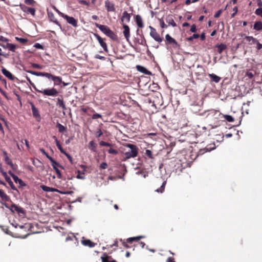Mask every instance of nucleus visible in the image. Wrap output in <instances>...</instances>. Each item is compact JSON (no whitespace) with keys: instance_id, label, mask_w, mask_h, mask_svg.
<instances>
[{"instance_id":"nucleus-25","label":"nucleus","mask_w":262,"mask_h":262,"mask_svg":"<svg viewBox=\"0 0 262 262\" xmlns=\"http://www.w3.org/2000/svg\"><path fill=\"white\" fill-rule=\"evenodd\" d=\"M215 47L217 49V52L219 54H221L227 48V46L224 43L217 44Z\"/></svg>"},{"instance_id":"nucleus-44","label":"nucleus","mask_w":262,"mask_h":262,"mask_svg":"<svg viewBox=\"0 0 262 262\" xmlns=\"http://www.w3.org/2000/svg\"><path fill=\"white\" fill-rule=\"evenodd\" d=\"M102 132L100 128L97 129L95 133V135L97 138H99L102 135Z\"/></svg>"},{"instance_id":"nucleus-2","label":"nucleus","mask_w":262,"mask_h":262,"mask_svg":"<svg viewBox=\"0 0 262 262\" xmlns=\"http://www.w3.org/2000/svg\"><path fill=\"white\" fill-rule=\"evenodd\" d=\"M40 188L42 190L46 192H57L62 194H72L74 193L73 191H61L43 185H41Z\"/></svg>"},{"instance_id":"nucleus-33","label":"nucleus","mask_w":262,"mask_h":262,"mask_svg":"<svg viewBox=\"0 0 262 262\" xmlns=\"http://www.w3.org/2000/svg\"><path fill=\"white\" fill-rule=\"evenodd\" d=\"M63 188L67 189H73L74 186L71 182L67 181L63 184Z\"/></svg>"},{"instance_id":"nucleus-12","label":"nucleus","mask_w":262,"mask_h":262,"mask_svg":"<svg viewBox=\"0 0 262 262\" xmlns=\"http://www.w3.org/2000/svg\"><path fill=\"white\" fill-rule=\"evenodd\" d=\"M10 209L11 210L12 212H16L18 214H24L25 213V211L21 207L15 205V204H12L10 208Z\"/></svg>"},{"instance_id":"nucleus-43","label":"nucleus","mask_w":262,"mask_h":262,"mask_svg":"<svg viewBox=\"0 0 262 262\" xmlns=\"http://www.w3.org/2000/svg\"><path fill=\"white\" fill-rule=\"evenodd\" d=\"M35 11L36 10L34 8L29 7L27 11V13L31 14L32 15L34 16L35 14Z\"/></svg>"},{"instance_id":"nucleus-50","label":"nucleus","mask_w":262,"mask_h":262,"mask_svg":"<svg viewBox=\"0 0 262 262\" xmlns=\"http://www.w3.org/2000/svg\"><path fill=\"white\" fill-rule=\"evenodd\" d=\"M40 151L43 154L45 155L47 158L50 160V158H52L49 155V154L45 151V150L44 149V148H40Z\"/></svg>"},{"instance_id":"nucleus-62","label":"nucleus","mask_w":262,"mask_h":262,"mask_svg":"<svg viewBox=\"0 0 262 262\" xmlns=\"http://www.w3.org/2000/svg\"><path fill=\"white\" fill-rule=\"evenodd\" d=\"M257 45V49L258 50H260L262 49V44H261L258 40L257 42L255 43Z\"/></svg>"},{"instance_id":"nucleus-5","label":"nucleus","mask_w":262,"mask_h":262,"mask_svg":"<svg viewBox=\"0 0 262 262\" xmlns=\"http://www.w3.org/2000/svg\"><path fill=\"white\" fill-rule=\"evenodd\" d=\"M50 161L51 163V165L52 166L54 169L55 170L57 173V177L58 179H61L62 178V175L60 171L58 168V167L63 168L58 163L55 161L52 158H50Z\"/></svg>"},{"instance_id":"nucleus-8","label":"nucleus","mask_w":262,"mask_h":262,"mask_svg":"<svg viewBox=\"0 0 262 262\" xmlns=\"http://www.w3.org/2000/svg\"><path fill=\"white\" fill-rule=\"evenodd\" d=\"M130 151H127L124 153L122 160L125 161L130 158H134L137 156L138 148H130Z\"/></svg>"},{"instance_id":"nucleus-59","label":"nucleus","mask_w":262,"mask_h":262,"mask_svg":"<svg viewBox=\"0 0 262 262\" xmlns=\"http://www.w3.org/2000/svg\"><path fill=\"white\" fill-rule=\"evenodd\" d=\"M25 3L28 5H33L34 1L33 0H25Z\"/></svg>"},{"instance_id":"nucleus-52","label":"nucleus","mask_w":262,"mask_h":262,"mask_svg":"<svg viewBox=\"0 0 262 262\" xmlns=\"http://www.w3.org/2000/svg\"><path fill=\"white\" fill-rule=\"evenodd\" d=\"M93 119H96L97 118H101L102 116L101 115L98 114V113H95L92 115V117Z\"/></svg>"},{"instance_id":"nucleus-57","label":"nucleus","mask_w":262,"mask_h":262,"mask_svg":"<svg viewBox=\"0 0 262 262\" xmlns=\"http://www.w3.org/2000/svg\"><path fill=\"white\" fill-rule=\"evenodd\" d=\"M146 156L149 158H152L151 151L149 150H146L145 152Z\"/></svg>"},{"instance_id":"nucleus-31","label":"nucleus","mask_w":262,"mask_h":262,"mask_svg":"<svg viewBox=\"0 0 262 262\" xmlns=\"http://www.w3.org/2000/svg\"><path fill=\"white\" fill-rule=\"evenodd\" d=\"M253 29L257 30L260 31L262 30V22L260 21H256L253 26Z\"/></svg>"},{"instance_id":"nucleus-39","label":"nucleus","mask_w":262,"mask_h":262,"mask_svg":"<svg viewBox=\"0 0 262 262\" xmlns=\"http://www.w3.org/2000/svg\"><path fill=\"white\" fill-rule=\"evenodd\" d=\"M7 46L8 47V49L10 51L13 52H15V49L16 48V45L12 43H7Z\"/></svg>"},{"instance_id":"nucleus-34","label":"nucleus","mask_w":262,"mask_h":262,"mask_svg":"<svg viewBox=\"0 0 262 262\" xmlns=\"http://www.w3.org/2000/svg\"><path fill=\"white\" fill-rule=\"evenodd\" d=\"M56 127L60 133H64L67 132V128L59 123H57Z\"/></svg>"},{"instance_id":"nucleus-51","label":"nucleus","mask_w":262,"mask_h":262,"mask_svg":"<svg viewBox=\"0 0 262 262\" xmlns=\"http://www.w3.org/2000/svg\"><path fill=\"white\" fill-rule=\"evenodd\" d=\"M31 66L34 68H36L38 69H41L42 68V66L35 63H31Z\"/></svg>"},{"instance_id":"nucleus-22","label":"nucleus","mask_w":262,"mask_h":262,"mask_svg":"<svg viewBox=\"0 0 262 262\" xmlns=\"http://www.w3.org/2000/svg\"><path fill=\"white\" fill-rule=\"evenodd\" d=\"M136 42L141 45L148 47L145 38L143 35H141V38H136Z\"/></svg>"},{"instance_id":"nucleus-6","label":"nucleus","mask_w":262,"mask_h":262,"mask_svg":"<svg viewBox=\"0 0 262 262\" xmlns=\"http://www.w3.org/2000/svg\"><path fill=\"white\" fill-rule=\"evenodd\" d=\"M59 15L66 19L67 21L74 27L77 26V21L73 17L69 16L62 12H59Z\"/></svg>"},{"instance_id":"nucleus-64","label":"nucleus","mask_w":262,"mask_h":262,"mask_svg":"<svg viewBox=\"0 0 262 262\" xmlns=\"http://www.w3.org/2000/svg\"><path fill=\"white\" fill-rule=\"evenodd\" d=\"M166 262H176V261H175L174 258L173 257H169L167 259Z\"/></svg>"},{"instance_id":"nucleus-36","label":"nucleus","mask_w":262,"mask_h":262,"mask_svg":"<svg viewBox=\"0 0 262 262\" xmlns=\"http://www.w3.org/2000/svg\"><path fill=\"white\" fill-rule=\"evenodd\" d=\"M26 72L29 73H30V74H31L32 75H35L36 76H42V77H43L44 73H45L44 72H37L33 71H31V70H27Z\"/></svg>"},{"instance_id":"nucleus-48","label":"nucleus","mask_w":262,"mask_h":262,"mask_svg":"<svg viewBox=\"0 0 262 262\" xmlns=\"http://www.w3.org/2000/svg\"><path fill=\"white\" fill-rule=\"evenodd\" d=\"M257 15L260 16L262 17V8H257L255 12Z\"/></svg>"},{"instance_id":"nucleus-42","label":"nucleus","mask_w":262,"mask_h":262,"mask_svg":"<svg viewBox=\"0 0 262 262\" xmlns=\"http://www.w3.org/2000/svg\"><path fill=\"white\" fill-rule=\"evenodd\" d=\"M165 184H166V181L163 182L161 186L160 187V188L159 189H157L156 190V191L158 192H161V193L163 192L164 190Z\"/></svg>"},{"instance_id":"nucleus-13","label":"nucleus","mask_w":262,"mask_h":262,"mask_svg":"<svg viewBox=\"0 0 262 262\" xmlns=\"http://www.w3.org/2000/svg\"><path fill=\"white\" fill-rule=\"evenodd\" d=\"M165 41L166 44L172 45L173 47L176 48L178 46L177 41L171 37L168 34L165 35Z\"/></svg>"},{"instance_id":"nucleus-3","label":"nucleus","mask_w":262,"mask_h":262,"mask_svg":"<svg viewBox=\"0 0 262 262\" xmlns=\"http://www.w3.org/2000/svg\"><path fill=\"white\" fill-rule=\"evenodd\" d=\"M214 149L215 148H210V149H208V148H200L199 152L198 153L196 152H193L192 150H190V149L189 148L188 150H189L188 151L189 152V156L187 155V156L189 157V159L190 160H194L198 157V156L199 155H202L205 152L210 151L211 150Z\"/></svg>"},{"instance_id":"nucleus-53","label":"nucleus","mask_w":262,"mask_h":262,"mask_svg":"<svg viewBox=\"0 0 262 262\" xmlns=\"http://www.w3.org/2000/svg\"><path fill=\"white\" fill-rule=\"evenodd\" d=\"M34 47L35 48L38 49H43V46L41 45V44L39 43H35L34 45Z\"/></svg>"},{"instance_id":"nucleus-24","label":"nucleus","mask_w":262,"mask_h":262,"mask_svg":"<svg viewBox=\"0 0 262 262\" xmlns=\"http://www.w3.org/2000/svg\"><path fill=\"white\" fill-rule=\"evenodd\" d=\"M56 105L62 108L63 110H66L67 108L63 99L58 98L57 99Z\"/></svg>"},{"instance_id":"nucleus-28","label":"nucleus","mask_w":262,"mask_h":262,"mask_svg":"<svg viewBox=\"0 0 262 262\" xmlns=\"http://www.w3.org/2000/svg\"><path fill=\"white\" fill-rule=\"evenodd\" d=\"M136 68L138 71H139L142 73L146 74H150V72L149 71H148L145 67H144L143 66H141L140 65H137L136 66Z\"/></svg>"},{"instance_id":"nucleus-4","label":"nucleus","mask_w":262,"mask_h":262,"mask_svg":"<svg viewBox=\"0 0 262 262\" xmlns=\"http://www.w3.org/2000/svg\"><path fill=\"white\" fill-rule=\"evenodd\" d=\"M35 90L38 93H41L44 95L49 96H55L58 93L57 90L55 88L47 89L42 90H39L35 88Z\"/></svg>"},{"instance_id":"nucleus-19","label":"nucleus","mask_w":262,"mask_h":262,"mask_svg":"<svg viewBox=\"0 0 262 262\" xmlns=\"http://www.w3.org/2000/svg\"><path fill=\"white\" fill-rule=\"evenodd\" d=\"M123 34L124 35L125 38H126V40L128 42L130 37V32H129V28L127 25H123Z\"/></svg>"},{"instance_id":"nucleus-61","label":"nucleus","mask_w":262,"mask_h":262,"mask_svg":"<svg viewBox=\"0 0 262 262\" xmlns=\"http://www.w3.org/2000/svg\"><path fill=\"white\" fill-rule=\"evenodd\" d=\"M190 31L192 32H195L196 31V26L195 25H192L191 26V28H190Z\"/></svg>"},{"instance_id":"nucleus-55","label":"nucleus","mask_w":262,"mask_h":262,"mask_svg":"<svg viewBox=\"0 0 262 262\" xmlns=\"http://www.w3.org/2000/svg\"><path fill=\"white\" fill-rule=\"evenodd\" d=\"M107 167V164L106 162H102L100 165V168L102 169H105Z\"/></svg>"},{"instance_id":"nucleus-58","label":"nucleus","mask_w":262,"mask_h":262,"mask_svg":"<svg viewBox=\"0 0 262 262\" xmlns=\"http://www.w3.org/2000/svg\"><path fill=\"white\" fill-rule=\"evenodd\" d=\"M222 13V10L221 9V10H219V11H217L216 13L214 14V17H215V18H217L219 17L221 13Z\"/></svg>"},{"instance_id":"nucleus-17","label":"nucleus","mask_w":262,"mask_h":262,"mask_svg":"<svg viewBox=\"0 0 262 262\" xmlns=\"http://www.w3.org/2000/svg\"><path fill=\"white\" fill-rule=\"evenodd\" d=\"M2 72L6 77L9 78V79L11 80H13L14 79L15 77L12 75L11 73H10L5 68L2 67Z\"/></svg>"},{"instance_id":"nucleus-21","label":"nucleus","mask_w":262,"mask_h":262,"mask_svg":"<svg viewBox=\"0 0 262 262\" xmlns=\"http://www.w3.org/2000/svg\"><path fill=\"white\" fill-rule=\"evenodd\" d=\"M135 21L137 26L141 28H143L144 24L143 23L142 18L140 15H136L135 16Z\"/></svg>"},{"instance_id":"nucleus-9","label":"nucleus","mask_w":262,"mask_h":262,"mask_svg":"<svg viewBox=\"0 0 262 262\" xmlns=\"http://www.w3.org/2000/svg\"><path fill=\"white\" fill-rule=\"evenodd\" d=\"M3 155L4 158V161L5 163L9 165L11 168L14 171L16 170L17 168V165L16 164H14L11 160L9 158V157L8 156V154L6 151H3Z\"/></svg>"},{"instance_id":"nucleus-18","label":"nucleus","mask_w":262,"mask_h":262,"mask_svg":"<svg viewBox=\"0 0 262 262\" xmlns=\"http://www.w3.org/2000/svg\"><path fill=\"white\" fill-rule=\"evenodd\" d=\"M165 20L166 22L168 24V25H170L173 27H176L177 24L174 22L173 16L172 15H168L166 16Z\"/></svg>"},{"instance_id":"nucleus-11","label":"nucleus","mask_w":262,"mask_h":262,"mask_svg":"<svg viewBox=\"0 0 262 262\" xmlns=\"http://www.w3.org/2000/svg\"><path fill=\"white\" fill-rule=\"evenodd\" d=\"M30 104L31 106L33 117L36 118L37 121H40L41 116L39 114L38 110L35 106L34 104L32 102H30Z\"/></svg>"},{"instance_id":"nucleus-26","label":"nucleus","mask_w":262,"mask_h":262,"mask_svg":"<svg viewBox=\"0 0 262 262\" xmlns=\"http://www.w3.org/2000/svg\"><path fill=\"white\" fill-rule=\"evenodd\" d=\"M82 243L84 246H88L91 248L94 247L96 245V243L92 242L90 239L83 240L82 241Z\"/></svg>"},{"instance_id":"nucleus-47","label":"nucleus","mask_w":262,"mask_h":262,"mask_svg":"<svg viewBox=\"0 0 262 262\" xmlns=\"http://www.w3.org/2000/svg\"><path fill=\"white\" fill-rule=\"evenodd\" d=\"M159 20L160 26L161 28H167L168 26L164 23V21L162 19H159Z\"/></svg>"},{"instance_id":"nucleus-20","label":"nucleus","mask_w":262,"mask_h":262,"mask_svg":"<svg viewBox=\"0 0 262 262\" xmlns=\"http://www.w3.org/2000/svg\"><path fill=\"white\" fill-rule=\"evenodd\" d=\"M163 149L165 150L164 151L166 152L165 157H166L167 159H170L174 158L175 152H172V148H163Z\"/></svg>"},{"instance_id":"nucleus-63","label":"nucleus","mask_w":262,"mask_h":262,"mask_svg":"<svg viewBox=\"0 0 262 262\" xmlns=\"http://www.w3.org/2000/svg\"><path fill=\"white\" fill-rule=\"evenodd\" d=\"M0 40L3 42H7L8 41V39L3 36H0Z\"/></svg>"},{"instance_id":"nucleus-54","label":"nucleus","mask_w":262,"mask_h":262,"mask_svg":"<svg viewBox=\"0 0 262 262\" xmlns=\"http://www.w3.org/2000/svg\"><path fill=\"white\" fill-rule=\"evenodd\" d=\"M53 75H52L50 73H44V76L43 77H46L47 78H48V79H51L52 80V78L53 77Z\"/></svg>"},{"instance_id":"nucleus-7","label":"nucleus","mask_w":262,"mask_h":262,"mask_svg":"<svg viewBox=\"0 0 262 262\" xmlns=\"http://www.w3.org/2000/svg\"><path fill=\"white\" fill-rule=\"evenodd\" d=\"M144 236H138L136 237H129L128 238L126 239V241H123L122 242V245L126 248H129L130 247L128 245V244H132L134 242H138L139 241L141 238H143Z\"/></svg>"},{"instance_id":"nucleus-29","label":"nucleus","mask_w":262,"mask_h":262,"mask_svg":"<svg viewBox=\"0 0 262 262\" xmlns=\"http://www.w3.org/2000/svg\"><path fill=\"white\" fill-rule=\"evenodd\" d=\"M0 197L5 202L9 201L10 200V197L8 196L2 189H0Z\"/></svg>"},{"instance_id":"nucleus-27","label":"nucleus","mask_w":262,"mask_h":262,"mask_svg":"<svg viewBox=\"0 0 262 262\" xmlns=\"http://www.w3.org/2000/svg\"><path fill=\"white\" fill-rule=\"evenodd\" d=\"M209 76L211 78V80L212 81L215 82V83H218L221 80V78L214 74H209Z\"/></svg>"},{"instance_id":"nucleus-41","label":"nucleus","mask_w":262,"mask_h":262,"mask_svg":"<svg viewBox=\"0 0 262 262\" xmlns=\"http://www.w3.org/2000/svg\"><path fill=\"white\" fill-rule=\"evenodd\" d=\"M224 118L229 122H233L234 121L233 117L229 115H224Z\"/></svg>"},{"instance_id":"nucleus-60","label":"nucleus","mask_w":262,"mask_h":262,"mask_svg":"<svg viewBox=\"0 0 262 262\" xmlns=\"http://www.w3.org/2000/svg\"><path fill=\"white\" fill-rule=\"evenodd\" d=\"M78 3L79 4L87 5V6L89 5V3L88 2H86V1H84V0H79V1H78Z\"/></svg>"},{"instance_id":"nucleus-14","label":"nucleus","mask_w":262,"mask_h":262,"mask_svg":"<svg viewBox=\"0 0 262 262\" xmlns=\"http://www.w3.org/2000/svg\"><path fill=\"white\" fill-rule=\"evenodd\" d=\"M94 36L96 37V38L97 39L100 45L101 46V47L103 49V50L106 51V52H107L108 51V49H107V45L106 43H105V42L104 41V39L101 38L98 34H94Z\"/></svg>"},{"instance_id":"nucleus-23","label":"nucleus","mask_w":262,"mask_h":262,"mask_svg":"<svg viewBox=\"0 0 262 262\" xmlns=\"http://www.w3.org/2000/svg\"><path fill=\"white\" fill-rule=\"evenodd\" d=\"M245 36V39L249 42L250 45L254 44L257 42V40L256 38H254L253 36H245V34L241 35V36Z\"/></svg>"},{"instance_id":"nucleus-49","label":"nucleus","mask_w":262,"mask_h":262,"mask_svg":"<svg viewBox=\"0 0 262 262\" xmlns=\"http://www.w3.org/2000/svg\"><path fill=\"white\" fill-rule=\"evenodd\" d=\"M108 152L111 154L116 155L118 153V151L115 148H109Z\"/></svg>"},{"instance_id":"nucleus-35","label":"nucleus","mask_w":262,"mask_h":262,"mask_svg":"<svg viewBox=\"0 0 262 262\" xmlns=\"http://www.w3.org/2000/svg\"><path fill=\"white\" fill-rule=\"evenodd\" d=\"M13 180L16 183H18L21 187L26 186V184L23 182V181L19 179L17 176L13 178Z\"/></svg>"},{"instance_id":"nucleus-45","label":"nucleus","mask_w":262,"mask_h":262,"mask_svg":"<svg viewBox=\"0 0 262 262\" xmlns=\"http://www.w3.org/2000/svg\"><path fill=\"white\" fill-rule=\"evenodd\" d=\"M200 37V35L198 34H194L192 36L188 37L187 39L188 41H192L194 38H198Z\"/></svg>"},{"instance_id":"nucleus-38","label":"nucleus","mask_w":262,"mask_h":262,"mask_svg":"<svg viewBox=\"0 0 262 262\" xmlns=\"http://www.w3.org/2000/svg\"><path fill=\"white\" fill-rule=\"evenodd\" d=\"M59 149L61 152L65 154V155L67 156V157L68 158V159H69V160L70 161L71 163L73 164V161L72 157L69 154H68L65 152V151L64 150V148H59Z\"/></svg>"},{"instance_id":"nucleus-46","label":"nucleus","mask_w":262,"mask_h":262,"mask_svg":"<svg viewBox=\"0 0 262 262\" xmlns=\"http://www.w3.org/2000/svg\"><path fill=\"white\" fill-rule=\"evenodd\" d=\"M19 6L20 7L21 10L25 12H27L28 9L29 8L27 6H26V5H25L24 4H20L19 5Z\"/></svg>"},{"instance_id":"nucleus-30","label":"nucleus","mask_w":262,"mask_h":262,"mask_svg":"<svg viewBox=\"0 0 262 262\" xmlns=\"http://www.w3.org/2000/svg\"><path fill=\"white\" fill-rule=\"evenodd\" d=\"M130 18V14H128L126 11H124L121 18V21H123L126 20L127 22L129 21Z\"/></svg>"},{"instance_id":"nucleus-32","label":"nucleus","mask_w":262,"mask_h":262,"mask_svg":"<svg viewBox=\"0 0 262 262\" xmlns=\"http://www.w3.org/2000/svg\"><path fill=\"white\" fill-rule=\"evenodd\" d=\"M52 80L54 82V85H59L62 82L61 78L58 76H53Z\"/></svg>"},{"instance_id":"nucleus-16","label":"nucleus","mask_w":262,"mask_h":262,"mask_svg":"<svg viewBox=\"0 0 262 262\" xmlns=\"http://www.w3.org/2000/svg\"><path fill=\"white\" fill-rule=\"evenodd\" d=\"M105 7L108 12H114L115 11L114 4L108 1L105 2Z\"/></svg>"},{"instance_id":"nucleus-1","label":"nucleus","mask_w":262,"mask_h":262,"mask_svg":"<svg viewBox=\"0 0 262 262\" xmlns=\"http://www.w3.org/2000/svg\"><path fill=\"white\" fill-rule=\"evenodd\" d=\"M95 26L98 28L101 32H102L107 36L111 38L114 40H116L117 39V35L112 31L110 28L105 25H100L97 23H95Z\"/></svg>"},{"instance_id":"nucleus-10","label":"nucleus","mask_w":262,"mask_h":262,"mask_svg":"<svg viewBox=\"0 0 262 262\" xmlns=\"http://www.w3.org/2000/svg\"><path fill=\"white\" fill-rule=\"evenodd\" d=\"M149 28L150 29V36L156 41L158 42H161L162 41L163 39L160 36V35L157 33L156 29L153 27L149 26Z\"/></svg>"},{"instance_id":"nucleus-15","label":"nucleus","mask_w":262,"mask_h":262,"mask_svg":"<svg viewBox=\"0 0 262 262\" xmlns=\"http://www.w3.org/2000/svg\"><path fill=\"white\" fill-rule=\"evenodd\" d=\"M102 262H117L111 256H108L106 253L103 254L101 257Z\"/></svg>"},{"instance_id":"nucleus-56","label":"nucleus","mask_w":262,"mask_h":262,"mask_svg":"<svg viewBox=\"0 0 262 262\" xmlns=\"http://www.w3.org/2000/svg\"><path fill=\"white\" fill-rule=\"evenodd\" d=\"M233 10L234 11V13H233L232 14H231V17H234L235 16V15L236 14L237 11H238V8H237V7L235 6L233 8Z\"/></svg>"},{"instance_id":"nucleus-40","label":"nucleus","mask_w":262,"mask_h":262,"mask_svg":"<svg viewBox=\"0 0 262 262\" xmlns=\"http://www.w3.org/2000/svg\"><path fill=\"white\" fill-rule=\"evenodd\" d=\"M15 39L22 44H25L28 42V39L26 38H20L18 37H15Z\"/></svg>"},{"instance_id":"nucleus-37","label":"nucleus","mask_w":262,"mask_h":262,"mask_svg":"<svg viewBox=\"0 0 262 262\" xmlns=\"http://www.w3.org/2000/svg\"><path fill=\"white\" fill-rule=\"evenodd\" d=\"M5 179H6V181L9 184V185L11 187V189H13V190H16V188H15V187L13 182L11 181L10 178L8 176Z\"/></svg>"}]
</instances>
